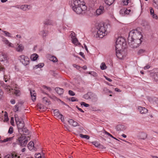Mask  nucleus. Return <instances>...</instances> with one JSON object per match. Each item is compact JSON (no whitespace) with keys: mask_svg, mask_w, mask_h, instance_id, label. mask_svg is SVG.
Returning a JSON list of instances; mask_svg holds the SVG:
<instances>
[{"mask_svg":"<svg viewBox=\"0 0 158 158\" xmlns=\"http://www.w3.org/2000/svg\"><path fill=\"white\" fill-rule=\"evenodd\" d=\"M41 87L42 88L40 89V90L42 93L45 94H47L46 93V92L47 91H50L52 90V89L50 87L47 86L46 85H42Z\"/></svg>","mask_w":158,"mask_h":158,"instance_id":"nucleus-9","label":"nucleus"},{"mask_svg":"<svg viewBox=\"0 0 158 158\" xmlns=\"http://www.w3.org/2000/svg\"><path fill=\"white\" fill-rule=\"evenodd\" d=\"M154 78L156 81H158V72H156L154 73Z\"/></svg>","mask_w":158,"mask_h":158,"instance_id":"nucleus-46","label":"nucleus"},{"mask_svg":"<svg viewBox=\"0 0 158 158\" xmlns=\"http://www.w3.org/2000/svg\"><path fill=\"white\" fill-rule=\"evenodd\" d=\"M59 117L58 118L61 119V121L62 122L64 121V118L63 117V115L61 114L59 116Z\"/></svg>","mask_w":158,"mask_h":158,"instance_id":"nucleus-58","label":"nucleus"},{"mask_svg":"<svg viewBox=\"0 0 158 158\" xmlns=\"http://www.w3.org/2000/svg\"><path fill=\"white\" fill-rule=\"evenodd\" d=\"M23 102L22 101L19 102L17 104V105H19V106L20 107L23 104Z\"/></svg>","mask_w":158,"mask_h":158,"instance_id":"nucleus-64","label":"nucleus"},{"mask_svg":"<svg viewBox=\"0 0 158 158\" xmlns=\"http://www.w3.org/2000/svg\"><path fill=\"white\" fill-rule=\"evenodd\" d=\"M100 68L101 69L104 70L106 69L107 67L104 63H102L101 65Z\"/></svg>","mask_w":158,"mask_h":158,"instance_id":"nucleus-35","label":"nucleus"},{"mask_svg":"<svg viewBox=\"0 0 158 158\" xmlns=\"http://www.w3.org/2000/svg\"><path fill=\"white\" fill-rule=\"evenodd\" d=\"M94 93L92 92H89V100L90 99H91L92 97V96H93V95H94Z\"/></svg>","mask_w":158,"mask_h":158,"instance_id":"nucleus-56","label":"nucleus"},{"mask_svg":"<svg viewBox=\"0 0 158 158\" xmlns=\"http://www.w3.org/2000/svg\"><path fill=\"white\" fill-rule=\"evenodd\" d=\"M3 93L2 90L0 89V99L3 97Z\"/></svg>","mask_w":158,"mask_h":158,"instance_id":"nucleus-59","label":"nucleus"},{"mask_svg":"<svg viewBox=\"0 0 158 158\" xmlns=\"http://www.w3.org/2000/svg\"><path fill=\"white\" fill-rule=\"evenodd\" d=\"M15 120L16 123H19V122H20L23 120L22 118H19L17 114H15Z\"/></svg>","mask_w":158,"mask_h":158,"instance_id":"nucleus-25","label":"nucleus"},{"mask_svg":"<svg viewBox=\"0 0 158 158\" xmlns=\"http://www.w3.org/2000/svg\"><path fill=\"white\" fill-rule=\"evenodd\" d=\"M126 128L125 126L123 125L119 124L116 127V130L118 131H123Z\"/></svg>","mask_w":158,"mask_h":158,"instance_id":"nucleus-11","label":"nucleus"},{"mask_svg":"<svg viewBox=\"0 0 158 158\" xmlns=\"http://www.w3.org/2000/svg\"><path fill=\"white\" fill-rule=\"evenodd\" d=\"M115 0H104L105 3L109 6L112 5L114 2Z\"/></svg>","mask_w":158,"mask_h":158,"instance_id":"nucleus-24","label":"nucleus"},{"mask_svg":"<svg viewBox=\"0 0 158 158\" xmlns=\"http://www.w3.org/2000/svg\"><path fill=\"white\" fill-rule=\"evenodd\" d=\"M24 49V47L22 44H19L16 48V51L18 52H22Z\"/></svg>","mask_w":158,"mask_h":158,"instance_id":"nucleus-23","label":"nucleus"},{"mask_svg":"<svg viewBox=\"0 0 158 158\" xmlns=\"http://www.w3.org/2000/svg\"><path fill=\"white\" fill-rule=\"evenodd\" d=\"M131 13H132V12L130 8H125V15H129Z\"/></svg>","mask_w":158,"mask_h":158,"instance_id":"nucleus-31","label":"nucleus"},{"mask_svg":"<svg viewBox=\"0 0 158 158\" xmlns=\"http://www.w3.org/2000/svg\"><path fill=\"white\" fill-rule=\"evenodd\" d=\"M14 94H15L17 96H19L20 94V91L19 90H16L14 92Z\"/></svg>","mask_w":158,"mask_h":158,"instance_id":"nucleus-44","label":"nucleus"},{"mask_svg":"<svg viewBox=\"0 0 158 158\" xmlns=\"http://www.w3.org/2000/svg\"><path fill=\"white\" fill-rule=\"evenodd\" d=\"M138 109L140 113L141 114H145L148 112V110L145 107L139 106L138 107Z\"/></svg>","mask_w":158,"mask_h":158,"instance_id":"nucleus-12","label":"nucleus"},{"mask_svg":"<svg viewBox=\"0 0 158 158\" xmlns=\"http://www.w3.org/2000/svg\"><path fill=\"white\" fill-rule=\"evenodd\" d=\"M145 51V50L144 49H140L138 51V55L142 54Z\"/></svg>","mask_w":158,"mask_h":158,"instance_id":"nucleus-48","label":"nucleus"},{"mask_svg":"<svg viewBox=\"0 0 158 158\" xmlns=\"http://www.w3.org/2000/svg\"><path fill=\"white\" fill-rule=\"evenodd\" d=\"M30 93L32 100L34 102L35 101L36 98V94L34 90H30Z\"/></svg>","mask_w":158,"mask_h":158,"instance_id":"nucleus-15","label":"nucleus"},{"mask_svg":"<svg viewBox=\"0 0 158 158\" xmlns=\"http://www.w3.org/2000/svg\"><path fill=\"white\" fill-rule=\"evenodd\" d=\"M6 56L4 54H2L0 55V61H4L7 60Z\"/></svg>","mask_w":158,"mask_h":158,"instance_id":"nucleus-19","label":"nucleus"},{"mask_svg":"<svg viewBox=\"0 0 158 158\" xmlns=\"http://www.w3.org/2000/svg\"><path fill=\"white\" fill-rule=\"evenodd\" d=\"M107 25L105 23H99L96 25L93 31L94 36L96 38H102L106 35Z\"/></svg>","mask_w":158,"mask_h":158,"instance_id":"nucleus-2","label":"nucleus"},{"mask_svg":"<svg viewBox=\"0 0 158 158\" xmlns=\"http://www.w3.org/2000/svg\"><path fill=\"white\" fill-rule=\"evenodd\" d=\"M18 144L22 147H24L27 145L29 140H30L29 136H26L25 135H21L18 138Z\"/></svg>","mask_w":158,"mask_h":158,"instance_id":"nucleus-5","label":"nucleus"},{"mask_svg":"<svg viewBox=\"0 0 158 158\" xmlns=\"http://www.w3.org/2000/svg\"><path fill=\"white\" fill-rule=\"evenodd\" d=\"M92 143L93 145L96 147H99V146H101L100 143L98 142L94 141L92 142Z\"/></svg>","mask_w":158,"mask_h":158,"instance_id":"nucleus-39","label":"nucleus"},{"mask_svg":"<svg viewBox=\"0 0 158 158\" xmlns=\"http://www.w3.org/2000/svg\"><path fill=\"white\" fill-rule=\"evenodd\" d=\"M42 36L44 38L46 36L48 35V31L46 30H44L43 31H42Z\"/></svg>","mask_w":158,"mask_h":158,"instance_id":"nucleus-42","label":"nucleus"},{"mask_svg":"<svg viewBox=\"0 0 158 158\" xmlns=\"http://www.w3.org/2000/svg\"><path fill=\"white\" fill-rule=\"evenodd\" d=\"M139 135L140 139H144L147 137V134L144 132H140L139 133Z\"/></svg>","mask_w":158,"mask_h":158,"instance_id":"nucleus-22","label":"nucleus"},{"mask_svg":"<svg viewBox=\"0 0 158 158\" xmlns=\"http://www.w3.org/2000/svg\"><path fill=\"white\" fill-rule=\"evenodd\" d=\"M43 101L44 103H48V104L49 105L50 104V101L48 100V99L46 97H44L43 98Z\"/></svg>","mask_w":158,"mask_h":158,"instance_id":"nucleus-37","label":"nucleus"},{"mask_svg":"<svg viewBox=\"0 0 158 158\" xmlns=\"http://www.w3.org/2000/svg\"><path fill=\"white\" fill-rule=\"evenodd\" d=\"M120 14L122 15V16L124 15L125 14V8L121 9L119 11Z\"/></svg>","mask_w":158,"mask_h":158,"instance_id":"nucleus-40","label":"nucleus"},{"mask_svg":"<svg viewBox=\"0 0 158 158\" xmlns=\"http://www.w3.org/2000/svg\"><path fill=\"white\" fill-rule=\"evenodd\" d=\"M153 5L154 7L158 10V0H153Z\"/></svg>","mask_w":158,"mask_h":158,"instance_id":"nucleus-27","label":"nucleus"},{"mask_svg":"<svg viewBox=\"0 0 158 158\" xmlns=\"http://www.w3.org/2000/svg\"><path fill=\"white\" fill-rule=\"evenodd\" d=\"M142 36L141 33L136 30H132L130 31L127 39L129 44L132 45V42L133 40H137L139 38L141 39Z\"/></svg>","mask_w":158,"mask_h":158,"instance_id":"nucleus-4","label":"nucleus"},{"mask_svg":"<svg viewBox=\"0 0 158 158\" xmlns=\"http://www.w3.org/2000/svg\"><path fill=\"white\" fill-rule=\"evenodd\" d=\"M4 43L8 45L10 47H11V44L7 40H6L4 41Z\"/></svg>","mask_w":158,"mask_h":158,"instance_id":"nucleus-49","label":"nucleus"},{"mask_svg":"<svg viewBox=\"0 0 158 158\" xmlns=\"http://www.w3.org/2000/svg\"><path fill=\"white\" fill-rule=\"evenodd\" d=\"M69 100L71 102L78 101V99L76 98L73 97L69 98Z\"/></svg>","mask_w":158,"mask_h":158,"instance_id":"nucleus-38","label":"nucleus"},{"mask_svg":"<svg viewBox=\"0 0 158 158\" xmlns=\"http://www.w3.org/2000/svg\"><path fill=\"white\" fill-rule=\"evenodd\" d=\"M79 135L81 137L85 138L87 139H89V136L87 135H84L82 134H80Z\"/></svg>","mask_w":158,"mask_h":158,"instance_id":"nucleus-33","label":"nucleus"},{"mask_svg":"<svg viewBox=\"0 0 158 158\" xmlns=\"http://www.w3.org/2000/svg\"><path fill=\"white\" fill-rule=\"evenodd\" d=\"M31 6L30 5H22L20 7V9L24 11H26L28 10L31 8Z\"/></svg>","mask_w":158,"mask_h":158,"instance_id":"nucleus-16","label":"nucleus"},{"mask_svg":"<svg viewBox=\"0 0 158 158\" xmlns=\"http://www.w3.org/2000/svg\"><path fill=\"white\" fill-rule=\"evenodd\" d=\"M94 77H97L98 76V74L94 71H92V75Z\"/></svg>","mask_w":158,"mask_h":158,"instance_id":"nucleus-57","label":"nucleus"},{"mask_svg":"<svg viewBox=\"0 0 158 158\" xmlns=\"http://www.w3.org/2000/svg\"><path fill=\"white\" fill-rule=\"evenodd\" d=\"M20 61L25 66H26L29 64V59L27 56L24 55L21 56H20Z\"/></svg>","mask_w":158,"mask_h":158,"instance_id":"nucleus-7","label":"nucleus"},{"mask_svg":"<svg viewBox=\"0 0 158 158\" xmlns=\"http://www.w3.org/2000/svg\"><path fill=\"white\" fill-rule=\"evenodd\" d=\"M13 137H9V138H7L6 139H4L3 140H1L0 141L1 142V143H4L10 140H11L12 139Z\"/></svg>","mask_w":158,"mask_h":158,"instance_id":"nucleus-30","label":"nucleus"},{"mask_svg":"<svg viewBox=\"0 0 158 158\" xmlns=\"http://www.w3.org/2000/svg\"><path fill=\"white\" fill-rule=\"evenodd\" d=\"M150 13L151 15H152L153 14H154V11L153 9L151 7L150 8Z\"/></svg>","mask_w":158,"mask_h":158,"instance_id":"nucleus-61","label":"nucleus"},{"mask_svg":"<svg viewBox=\"0 0 158 158\" xmlns=\"http://www.w3.org/2000/svg\"><path fill=\"white\" fill-rule=\"evenodd\" d=\"M126 44V43L124 38L122 37H119L117 39L116 42L115 49L116 54L118 58L120 59L122 57L121 52V48H122Z\"/></svg>","mask_w":158,"mask_h":158,"instance_id":"nucleus-3","label":"nucleus"},{"mask_svg":"<svg viewBox=\"0 0 158 158\" xmlns=\"http://www.w3.org/2000/svg\"><path fill=\"white\" fill-rule=\"evenodd\" d=\"M69 94L71 96H74L75 94V93L71 90H69Z\"/></svg>","mask_w":158,"mask_h":158,"instance_id":"nucleus-50","label":"nucleus"},{"mask_svg":"<svg viewBox=\"0 0 158 158\" xmlns=\"http://www.w3.org/2000/svg\"><path fill=\"white\" fill-rule=\"evenodd\" d=\"M71 7L76 13L84 15L86 12L87 6L83 0H71Z\"/></svg>","mask_w":158,"mask_h":158,"instance_id":"nucleus-1","label":"nucleus"},{"mask_svg":"<svg viewBox=\"0 0 158 158\" xmlns=\"http://www.w3.org/2000/svg\"><path fill=\"white\" fill-rule=\"evenodd\" d=\"M54 116L57 118L59 117V116L61 114L59 112V111L58 110L56 109L54 110Z\"/></svg>","mask_w":158,"mask_h":158,"instance_id":"nucleus-26","label":"nucleus"},{"mask_svg":"<svg viewBox=\"0 0 158 158\" xmlns=\"http://www.w3.org/2000/svg\"><path fill=\"white\" fill-rule=\"evenodd\" d=\"M76 108L77 109L79 110L81 112H82V113H84V111L81 108H79L77 106H76Z\"/></svg>","mask_w":158,"mask_h":158,"instance_id":"nucleus-62","label":"nucleus"},{"mask_svg":"<svg viewBox=\"0 0 158 158\" xmlns=\"http://www.w3.org/2000/svg\"><path fill=\"white\" fill-rule=\"evenodd\" d=\"M105 11L104 7L102 6H100L99 8L97 9L96 11V15H99L102 14Z\"/></svg>","mask_w":158,"mask_h":158,"instance_id":"nucleus-10","label":"nucleus"},{"mask_svg":"<svg viewBox=\"0 0 158 158\" xmlns=\"http://www.w3.org/2000/svg\"><path fill=\"white\" fill-rule=\"evenodd\" d=\"M122 1L124 5H127L129 3V0H122Z\"/></svg>","mask_w":158,"mask_h":158,"instance_id":"nucleus-43","label":"nucleus"},{"mask_svg":"<svg viewBox=\"0 0 158 158\" xmlns=\"http://www.w3.org/2000/svg\"><path fill=\"white\" fill-rule=\"evenodd\" d=\"M55 90L56 92L60 95L62 94L64 92V90L63 89L59 87H56L55 88Z\"/></svg>","mask_w":158,"mask_h":158,"instance_id":"nucleus-14","label":"nucleus"},{"mask_svg":"<svg viewBox=\"0 0 158 158\" xmlns=\"http://www.w3.org/2000/svg\"><path fill=\"white\" fill-rule=\"evenodd\" d=\"M150 68V66L149 65H148L144 67L143 69L145 70H147L148 69Z\"/></svg>","mask_w":158,"mask_h":158,"instance_id":"nucleus-63","label":"nucleus"},{"mask_svg":"<svg viewBox=\"0 0 158 158\" xmlns=\"http://www.w3.org/2000/svg\"><path fill=\"white\" fill-rule=\"evenodd\" d=\"M79 125V124L77 122L74 121L73 122V126L74 127H76L77 126H78Z\"/></svg>","mask_w":158,"mask_h":158,"instance_id":"nucleus-55","label":"nucleus"},{"mask_svg":"<svg viewBox=\"0 0 158 158\" xmlns=\"http://www.w3.org/2000/svg\"><path fill=\"white\" fill-rule=\"evenodd\" d=\"M13 128L12 127H10L9 128L8 132L10 134H11L13 132Z\"/></svg>","mask_w":158,"mask_h":158,"instance_id":"nucleus-51","label":"nucleus"},{"mask_svg":"<svg viewBox=\"0 0 158 158\" xmlns=\"http://www.w3.org/2000/svg\"><path fill=\"white\" fill-rule=\"evenodd\" d=\"M38 55L34 53L31 55L30 56V59L32 61L36 60L38 57Z\"/></svg>","mask_w":158,"mask_h":158,"instance_id":"nucleus-21","label":"nucleus"},{"mask_svg":"<svg viewBox=\"0 0 158 158\" xmlns=\"http://www.w3.org/2000/svg\"><path fill=\"white\" fill-rule=\"evenodd\" d=\"M20 106H19V105H17L16 104L15 106L13 108V110L14 112H16L19 110V108Z\"/></svg>","mask_w":158,"mask_h":158,"instance_id":"nucleus-34","label":"nucleus"},{"mask_svg":"<svg viewBox=\"0 0 158 158\" xmlns=\"http://www.w3.org/2000/svg\"><path fill=\"white\" fill-rule=\"evenodd\" d=\"M74 120L72 119H70L68 121V122L70 125L73 126V122H74Z\"/></svg>","mask_w":158,"mask_h":158,"instance_id":"nucleus-54","label":"nucleus"},{"mask_svg":"<svg viewBox=\"0 0 158 158\" xmlns=\"http://www.w3.org/2000/svg\"><path fill=\"white\" fill-rule=\"evenodd\" d=\"M81 106H83L85 107H88L89 106V104H87L84 102H81Z\"/></svg>","mask_w":158,"mask_h":158,"instance_id":"nucleus-45","label":"nucleus"},{"mask_svg":"<svg viewBox=\"0 0 158 158\" xmlns=\"http://www.w3.org/2000/svg\"><path fill=\"white\" fill-rule=\"evenodd\" d=\"M16 124L19 133H21L23 131L22 129L25 126L24 121L23 120L20 122H19V123Z\"/></svg>","mask_w":158,"mask_h":158,"instance_id":"nucleus-8","label":"nucleus"},{"mask_svg":"<svg viewBox=\"0 0 158 158\" xmlns=\"http://www.w3.org/2000/svg\"><path fill=\"white\" fill-rule=\"evenodd\" d=\"M50 60L53 61L54 62H55L57 61V58L54 56H52L50 57Z\"/></svg>","mask_w":158,"mask_h":158,"instance_id":"nucleus-32","label":"nucleus"},{"mask_svg":"<svg viewBox=\"0 0 158 158\" xmlns=\"http://www.w3.org/2000/svg\"><path fill=\"white\" fill-rule=\"evenodd\" d=\"M72 40L73 43L74 44H76L78 42L77 39L76 37L73 38Z\"/></svg>","mask_w":158,"mask_h":158,"instance_id":"nucleus-47","label":"nucleus"},{"mask_svg":"<svg viewBox=\"0 0 158 158\" xmlns=\"http://www.w3.org/2000/svg\"><path fill=\"white\" fill-rule=\"evenodd\" d=\"M20 156H17L14 155L12 153L8 154L6 155L4 158H19Z\"/></svg>","mask_w":158,"mask_h":158,"instance_id":"nucleus-17","label":"nucleus"},{"mask_svg":"<svg viewBox=\"0 0 158 158\" xmlns=\"http://www.w3.org/2000/svg\"><path fill=\"white\" fill-rule=\"evenodd\" d=\"M132 42V45H129L130 46L133 48H136L141 44L142 41L141 39H138L137 40H133Z\"/></svg>","mask_w":158,"mask_h":158,"instance_id":"nucleus-6","label":"nucleus"},{"mask_svg":"<svg viewBox=\"0 0 158 158\" xmlns=\"http://www.w3.org/2000/svg\"><path fill=\"white\" fill-rule=\"evenodd\" d=\"M44 153L43 152V151L42 150L40 152V158H45Z\"/></svg>","mask_w":158,"mask_h":158,"instance_id":"nucleus-53","label":"nucleus"},{"mask_svg":"<svg viewBox=\"0 0 158 158\" xmlns=\"http://www.w3.org/2000/svg\"><path fill=\"white\" fill-rule=\"evenodd\" d=\"M23 131L21 133H19L21 135H28L29 134V131L26 128L24 127L22 129Z\"/></svg>","mask_w":158,"mask_h":158,"instance_id":"nucleus-18","label":"nucleus"},{"mask_svg":"<svg viewBox=\"0 0 158 158\" xmlns=\"http://www.w3.org/2000/svg\"><path fill=\"white\" fill-rule=\"evenodd\" d=\"M97 0H89V4L90 5V6L92 7L95 5V4H97Z\"/></svg>","mask_w":158,"mask_h":158,"instance_id":"nucleus-28","label":"nucleus"},{"mask_svg":"<svg viewBox=\"0 0 158 158\" xmlns=\"http://www.w3.org/2000/svg\"><path fill=\"white\" fill-rule=\"evenodd\" d=\"M2 32L5 34L6 36H8L9 37H11V34L9 32L6 31H3Z\"/></svg>","mask_w":158,"mask_h":158,"instance_id":"nucleus-41","label":"nucleus"},{"mask_svg":"<svg viewBox=\"0 0 158 158\" xmlns=\"http://www.w3.org/2000/svg\"><path fill=\"white\" fill-rule=\"evenodd\" d=\"M152 16L153 18L154 19H157L158 17H157V15L156 14H155L154 13V14H152Z\"/></svg>","mask_w":158,"mask_h":158,"instance_id":"nucleus-60","label":"nucleus"},{"mask_svg":"<svg viewBox=\"0 0 158 158\" xmlns=\"http://www.w3.org/2000/svg\"><path fill=\"white\" fill-rule=\"evenodd\" d=\"M70 36L72 39L76 37L75 33L72 31L70 35Z\"/></svg>","mask_w":158,"mask_h":158,"instance_id":"nucleus-52","label":"nucleus"},{"mask_svg":"<svg viewBox=\"0 0 158 158\" xmlns=\"http://www.w3.org/2000/svg\"><path fill=\"white\" fill-rule=\"evenodd\" d=\"M53 21L50 19H46L44 21V24L45 25H53Z\"/></svg>","mask_w":158,"mask_h":158,"instance_id":"nucleus-20","label":"nucleus"},{"mask_svg":"<svg viewBox=\"0 0 158 158\" xmlns=\"http://www.w3.org/2000/svg\"><path fill=\"white\" fill-rule=\"evenodd\" d=\"M27 147L30 150H33L36 151V150L34 146V143L33 142H30L28 144Z\"/></svg>","mask_w":158,"mask_h":158,"instance_id":"nucleus-13","label":"nucleus"},{"mask_svg":"<svg viewBox=\"0 0 158 158\" xmlns=\"http://www.w3.org/2000/svg\"><path fill=\"white\" fill-rule=\"evenodd\" d=\"M91 100L93 102H96L98 100V98L97 95L94 94Z\"/></svg>","mask_w":158,"mask_h":158,"instance_id":"nucleus-29","label":"nucleus"},{"mask_svg":"<svg viewBox=\"0 0 158 158\" xmlns=\"http://www.w3.org/2000/svg\"><path fill=\"white\" fill-rule=\"evenodd\" d=\"M89 92H88L87 94H85L83 96V98L86 100H89Z\"/></svg>","mask_w":158,"mask_h":158,"instance_id":"nucleus-36","label":"nucleus"}]
</instances>
